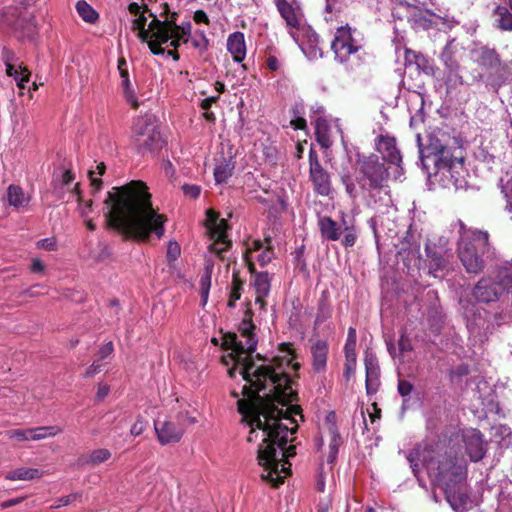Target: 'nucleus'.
<instances>
[{
    "mask_svg": "<svg viewBox=\"0 0 512 512\" xmlns=\"http://www.w3.org/2000/svg\"><path fill=\"white\" fill-rule=\"evenodd\" d=\"M309 173L314 190L322 196H328L331 192V179L329 173L322 167L314 149L309 151Z\"/></svg>",
    "mask_w": 512,
    "mask_h": 512,
    "instance_id": "nucleus-14",
    "label": "nucleus"
},
{
    "mask_svg": "<svg viewBox=\"0 0 512 512\" xmlns=\"http://www.w3.org/2000/svg\"><path fill=\"white\" fill-rule=\"evenodd\" d=\"M12 5L0 10V30L20 32L23 37H32L37 31V23L28 9L34 0H12Z\"/></svg>",
    "mask_w": 512,
    "mask_h": 512,
    "instance_id": "nucleus-8",
    "label": "nucleus"
},
{
    "mask_svg": "<svg viewBox=\"0 0 512 512\" xmlns=\"http://www.w3.org/2000/svg\"><path fill=\"white\" fill-rule=\"evenodd\" d=\"M512 288V261L506 262L497 270L495 278L484 277L480 279L472 290L477 302H496Z\"/></svg>",
    "mask_w": 512,
    "mask_h": 512,
    "instance_id": "nucleus-9",
    "label": "nucleus"
},
{
    "mask_svg": "<svg viewBox=\"0 0 512 512\" xmlns=\"http://www.w3.org/2000/svg\"><path fill=\"white\" fill-rule=\"evenodd\" d=\"M150 131L151 133L133 138L135 146L141 153L152 152L161 148L162 139L157 127Z\"/></svg>",
    "mask_w": 512,
    "mask_h": 512,
    "instance_id": "nucleus-26",
    "label": "nucleus"
},
{
    "mask_svg": "<svg viewBox=\"0 0 512 512\" xmlns=\"http://www.w3.org/2000/svg\"><path fill=\"white\" fill-rule=\"evenodd\" d=\"M266 65L269 70L271 71H277L281 67V62L279 59L274 55H269L266 59Z\"/></svg>",
    "mask_w": 512,
    "mask_h": 512,
    "instance_id": "nucleus-59",
    "label": "nucleus"
},
{
    "mask_svg": "<svg viewBox=\"0 0 512 512\" xmlns=\"http://www.w3.org/2000/svg\"><path fill=\"white\" fill-rule=\"evenodd\" d=\"M315 134L317 142L321 147L328 149L332 146V140L329 135V126L325 119L319 117L315 123Z\"/></svg>",
    "mask_w": 512,
    "mask_h": 512,
    "instance_id": "nucleus-35",
    "label": "nucleus"
},
{
    "mask_svg": "<svg viewBox=\"0 0 512 512\" xmlns=\"http://www.w3.org/2000/svg\"><path fill=\"white\" fill-rule=\"evenodd\" d=\"M118 70L121 77V86L123 88V94L126 101L133 107L137 108L139 103L137 100L136 93L132 87V84L129 80V73L127 69V62L125 59L121 58L118 61Z\"/></svg>",
    "mask_w": 512,
    "mask_h": 512,
    "instance_id": "nucleus-27",
    "label": "nucleus"
},
{
    "mask_svg": "<svg viewBox=\"0 0 512 512\" xmlns=\"http://www.w3.org/2000/svg\"><path fill=\"white\" fill-rule=\"evenodd\" d=\"M475 61L482 67L486 69H494L496 68L497 75L500 74V67L502 66L500 62L499 55L495 51V49H491L488 47H480L474 51Z\"/></svg>",
    "mask_w": 512,
    "mask_h": 512,
    "instance_id": "nucleus-25",
    "label": "nucleus"
},
{
    "mask_svg": "<svg viewBox=\"0 0 512 512\" xmlns=\"http://www.w3.org/2000/svg\"><path fill=\"white\" fill-rule=\"evenodd\" d=\"M413 391V385L404 379H400L398 381V393L403 397H407L411 394Z\"/></svg>",
    "mask_w": 512,
    "mask_h": 512,
    "instance_id": "nucleus-53",
    "label": "nucleus"
},
{
    "mask_svg": "<svg viewBox=\"0 0 512 512\" xmlns=\"http://www.w3.org/2000/svg\"><path fill=\"white\" fill-rule=\"evenodd\" d=\"M182 190L184 195L191 199H196L201 192L200 186L194 184H185L183 185Z\"/></svg>",
    "mask_w": 512,
    "mask_h": 512,
    "instance_id": "nucleus-52",
    "label": "nucleus"
},
{
    "mask_svg": "<svg viewBox=\"0 0 512 512\" xmlns=\"http://www.w3.org/2000/svg\"><path fill=\"white\" fill-rule=\"evenodd\" d=\"M508 4L509 8L497 6L492 15L494 26L504 31H512V0Z\"/></svg>",
    "mask_w": 512,
    "mask_h": 512,
    "instance_id": "nucleus-30",
    "label": "nucleus"
},
{
    "mask_svg": "<svg viewBox=\"0 0 512 512\" xmlns=\"http://www.w3.org/2000/svg\"><path fill=\"white\" fill-rule=\"evenodd\" d=\"M73 193L77 196V200L79 202V211L81 213V215L83 217H87L88 214L92 211V201L89 200V201H83L82 200V197L80 195V191H79V184L76 183L74 186H73Z\"/></svg>",
    "mask_w": 512,
    "mask_h": 512,
    "instance_id": "nucleus-48",
    "label": "nucleus"
},
{
    "mask_svg": "<svg viewBox=\"0 0 512 512\" xmlns=\"http://www.w3.org/2000/svg\"><path fill=\"white\" fill-rule=\"evenodd\" d=\"M2 60L6 66L7 75L13 77L18 88L23 90L30 79V72L28 69L23 66V63L19 60L16 54L6 47L3 48L2 51Z\"/></svg>",
    "mask_w": 512,
    "mask_h": 512,
    "instance_id": "nucleus-16",
    "label": "nucleus"
},
{
    "mask_svg": "<svg viewBox=\"0 0 512 512\" xmlns=\"http://www.w3.org/2000/svg\"><path fill=\"white\" fill-rule=\"evenodd\" d=\"M235 168V162L232 158H223L216 164L214 169V178L217 184L225 183L232 176Z\"/></svg>",
    "mask_w": 512,
    "mask_h": 512,
    "instance_id": "nucleus-34",
    "label": "nucleus"
},
{
    "mask_svg": "<svg viewBox=\"0 0 512 512\" xmlns=\"http://www.w3.org/2000/svg\"><path fill=\"white\" fill-rule=\"evenodd\" d=\"M291 125L295 130H303L306 128V120L300 115L298 108L293 110V118L291 119Z\"/></svg>",
    "mask_w": 512,
    "mask_h": 512,
    "instance_id": "nucleus-51",
    "label": "nucleus"
},
{
    "mask_svg": "<svg viewBox=\"0 0 512 512\" xmlns=\"http://www.w3.org/2000/svg\"><path fill=\"white\" fill-rule=\"evenodd\" d=\"M213 267H214L213 261L210 258H207L204 272L201 275L200 282H199L201 303L203 306H205L208 301L209 290L211 287V275H212Z\"/></svg>",
    "mask_w": 512,
    "mask_h": 512,
    "instance_id": "nucleus-33",
    "label": "nucleus"
},
{
    "mask_svg": "<svg viewBox=\"0 0 512 512\" xmlns=\"http://www.w3.org/2000/svg\"><path fill=\"white\" fill-rule=\"evenodd\" d=\"M425 252L429 262V273L434 277H438V272L446 267V258L450 253L444 251L442 248H437L432 240H428L426 243Z\"/></svg>",
    "mask_w": 512,
    "mask_h": 512,
    "instance_id": "nucleus-23",
    "label": "nucleus"
},
{
    "mask_svg": "<svg viewBox=\"0 0 512 512\" xmlns=\"http://www.w3.org/2000/svg\"><path fill=\"white\" fill-rule=\"evenodd\" d=\"M243 288V282L234 274L232 287L229 295L228 306L233 308L235 307L236 301H238L241 297V292Z\"/></svg>",
    "mask_w": 512,
    "mask_h": 512,
    "instance_id": "nucleus-46",
    "label": "nucleus"
},
{
    "mask_svg": "<svg viewBox=\"0 0 512 512\" xmlns=\"http://www.w3.org/2000/svg\"><path fill=\"white\" fill-rule=\"evenodd\" d=\"M418 461L426 469L431 481L439 485L453 510L459 512L467 503L465 488L466 465L450 456H442L425 447L415 451Z\"/></svg>",
    "mask_w": 512,
    "mask_h": 512,
    "instance_id": "nucleus-3",
    "label": "nucleus"
},
{
    "mask_svg": "<svg viewBox=\"0 0 512 512\" xmlns=\"http://www.w3.org/2000/svg\"><path fill=\"white\" fill-rule=\"evenodd\" d=\"M111 452L106 448H99L91 451L89 454L83 456L81 461L83 464L90 466H98L111 458Z\"/></svg>",
    "mask_w": 512,
    "mask_h": 512,
    "instance_id": "nucleus-36",
    "label": "nucleus"
},
{
    "mask_svg": "<svg viewBox=\"0 0 512 512\" xmlns=\"http://www.w3.org/2000/svg\"><path fill=\"white\" fill-rule=\"evenodd\" d=\"M275 5L289 28V34L298 43L301 33L310 32V29L303 23L300 9L294 7L287 0H275Z\"/></svg>",
    "mask_w": 512,
    "mask_h": 512,
    "instance_id": "nucleus-13",
    "label": "nucleus"
},
{
    "mask_svg": "<svg viewBox=\"0 0 512 512\" xmlns=\"http://www.w3.org/2000/svg\"><path fill=\"white\" fill-rule=\"evenodd\" d=\"M328 345L323 340H317L311 346L312 367L315 372H322L326 368Z\"/></svg>",
    "mask_w": 512,
    "mask_h": 512,
    "instance_id": "nucleus-29",
    "label": "nucleus"
},
{
    "mask_svg": "<svg viewBox=\"0 0 512 512\" xmlns=\"http://www.w3.org/2000/svg\"><path fill=\"white\" fill-rule=\"evenodd\" d=\"M146 428V422H144L141 418H138L136 422L131 426L130 433L133 436L141 435Z\"/></svg>",
    "mask_w": 512,
    "mask_h": 512,
    "instance_id": "nucleus-56",
    "label": "nucleus"
},
{
    "mask_svg": "<svg viewBox=\"0 0 512 512\" xmlns=\"http://www.w3.org/2000/svg\"><path fill=\"white\" fill-rule=\"evenodd\" d=\"M460 310L466 319L467 328L471 333H478L479 329L485 325L484 314L486 311L479 308L475 303L469 299L461 298L459 301Z\"/></svg>",
    "mask_w": 512,
    "mask_h": 512,
    "instance_id": "nucleus-20",
    "label": "nucleus"
},
{
    "mask_svg": "<svg viewBox=\"0 0 512 512\" xmlns=\"http://www.w3.org/2000/svg\"><path fill=\"white\" fill-rule=\"evenodd\" d=\"M255 329L252 311L247 308L239 324V334L223 337V347L229 351L223 361L226 365L233 364L228 369L230 377L238 372L246 381L241 393L233 390L231 395L237 399L242 421L250 427L248 441H259L257 460L263 467L262 479L278 487L290 474L291 464L287 459L296 454L294 446H285L294 439L298 428L296 417L303 418L300 407L292 404L296 393L288 372L290 367L297 369L298 364L293 363L292 350L286 347L281 356L257 365L251 359L258 343Z\"/></svg>",
    "mask_w": 512,
    "mask_h": 512,
    "instance_id": "nucleus-1",
    "label": "nucleus"
},
{
    "mask_svg": "<svg viewBox=\"0 0 512 512\" xmlns=\"http://www.w3.org/2000/svg\"><path fill=\"white\" fill-rule=\"evenodd\" d=\"M355 366H356V357H353V360H351L350 358H346L344 375L347 379H349L350 376L352 374H354Z\"/></svg>",
    "mask_w": 512,
    "mask_h": 512,
    "instance_id": "nucleus-58",
    "label": "nucleus"
},
{
    "mask_svg": "<svg viewBox=\"0 0 512 512\" xmlns=\"http://www.w3.org/2000/svg\"><path fill=\"white\" fill-rule=\"evenodd\" d=\"M176 13L172 14L170 20L163 21L165 28L169 31L170 45L176 48L179 45V41L187 37L191 33V23L185 22L182 25L176 24Z\"/></svg>",
    "mask_w": 512,
    "mask_h": 512,
    "instance_id": "nucleus-24",
    "label": "nucleus"
},
{
    "mask_svg": "<svg viewBox=\"0 0 512 512\" xmlns=\"http://www.w3.org/2000/svg\"><path fill=\"white\" fill-rule=\"evenodd\" d=\"M433 244H436V247H437V248H439V249H441V248H442L444 251H446V252H448V253H449V252H450V250H451V249L449 248V241H448V239H447L446 237H444V236H440V237H438V239H437V241H436V242H434V241H433Z\"/></svg>",
    "mask_w": 512,
    "mask_h": 512,
    "instance_id": "nucleus-64",
    "label": "nucleus"
},
{
    "mask_svg": "<svg viewBox=\"0 0 512 512\" xmlns=\"http://www.w3.org/2000/svg\"><path fill=\"white\" fill-rule=\"evenodd\" d=\"M342 235L341 244L345 248L353 247L358 239L357 228H346V231H342Z\"/></svg>",
    "mask_w": 512,
    "mask_h": 512,
    "instance_id": "nucleus-49",
    "label": "nucleus"
},
{
    "mask_svg": "<svg viewBox=\"0 0 512 512\" xmlns=\"http://www.w3.org/2000/svg\"><path fill=\"white\" fill-rule=\"evenodd\" d=\"M42 476V473L39 469L36 468H17L15 470L9 471L6 474V479L15 481V480H33Z\"/></svg>",
    "mask_w": 512,
    "mask_h": 512,
    "instance_id": "nucleus-37",
    "label": "nucleus"
},
{
    "mask_svg": "<svg viewBox=\"0 0 512 512\" xmlns=\"http://www.w3.org/2000/svg\"><path fill=\"white\" fill-rule=\"evenodd\" d=\"M364 363L366 369V393L371 396L378 392L381 384L380 368L376 356L372 353H366Z\"/></svg>",
    "mask_w": 512,
    "mask_h": 512,
    "instance_id": "nucleus-22",
    "label": "nucleus"
},
{
    "mask_svg": "<svg viewBox=\"0 0 512 512\" xmlns=\"http://www.w3.org/2000/svg\"><path fill=\"white\" fill-rule=\"evenodd\" d=\"M355 34V30L353 31L348 26H342L337 29L331 43L335 59L341 64H345L347 69H353L359 64L358 52L361 50L362 44Z\"/></svg>",
    "mask_w": 512,
    "mask_h": 512,
    "instance_id": "nucleus-10",
    "label": "nucleus"
},
{
    "mask_svg": "<svg viewBox=\"0 0 512 512\" xmlns=\"http://www.w3.org/2000/svg\"><path fill=\"white\" fill-rule=\"evenodd\" d=\"M251 285L254 288L256 297L255 304L259 305L260 309H264L266 306L265 298L268 297L271 290L272 275L268 272H253Z\"/></svg>",
    "mask_w": 512,
    "mask_h": 512,
    "instance_id": "nucleus-21",
    "label": "nucleus"
},
{
    "mask_svg": "<svg viewBox=\"0 0 512 512\" xmlns=\"http://www.w3.org/2000/svg\"><path fill=\"white\" fill-rule=\"evenodd\" d=\"M454 227H458L459 232L458 255L461 263L468 273H479L484 268V257L491 254L488 233L467 229L461 220H457Z\"/></svg>",
    "mask_w": 512,
    "mask_h": 512,
    "instance_id": "nucleus-6",
    "label": "nucleus"
},
{
    "mask_svg": "<svg viewBox=\"0 0 512 512\" xmlns=\"http://www.w3.org/2000/svg\"><path fill=\"white\" fill-rule=\"evenodd\" d=\"M405 63H414L420 70H422L426 74H433L434 72L433 64L429 61L428 58H426L424 55L420 53H417L409 49H405Z\"/></svg>",
    "mask_w": 512,
    "mask_h": 512,
    "instance_id": "nucleus-32",
    "label": "nucleus"
},
{
    "mask_svg": "<svg viewBox=\"0 0 512 512\" xmlns=\"http://www.w3.org/2000/svg\"><path fill=\"white\" fill-rule=\"evenodd\" d=\"M356 329L350 327L348 329L347 340L344 346L345 358H350L353 360V357H356Z\"/></svg>",
    "mask_w": 512,
    "mask_h": 512,
    "instance_id": "nucleus-44",
    "label": "nucleus"
},
{
    "mask_svg": "<svg viewBox=\"0 0 512 512\" xmlns=\"http://www.w3.org/2000/svg\"><path fill=\"white\" fill-rule=\"evenodd\" d=\"M376 149L382 155V159L385 162L396 166L394 178L399 179L403 175L404 170L401 166L402 156L396 146V139L388 135H381L377 138Z\"/></svg>",
    "mask_w": 512,
    "mask_h": 512,
    "instance_id": "nucleus-15",
    "label": "nucleus"
},
{
    "mask_svg": "<svg viewBox=\"0 0 512 512\" xmlns=\"http://www.w3.org/2000/svg\"><path fill=\"white\" fill-rule=\"evenodd\" d=\"M37 247L47 251H53L56 249V241L54 238H45L37 242Z\"/></svg>",
    "mask_w": 512,
    "mask_h": 512,
    "instance_id": "nucleus-55",
    "label": "nucleus"
},
{
    "mask_svg": "<svg viewBox=\"0 0 512 512\" xmlns=\"http://www.w3.org/2000/svg\"><path fill=\"white\" fill-rule=\"evenodd\" d=\"M177 421L178 423H181L182 427L184 428L185 423L194 424L197 420L194 417L189 416L188 413L184 414L181 412L177 415Z\"/></svg>",
    "mask_w": 512,
    "mask_h": 512,
    "instance_id": "nucleus-63",
    "label": "nucleus"
},
{
    "mask_svg": "<svg viewBox=\"0 0 512 512\" xmlns=\"http://www.w3.org/2000/svg\"><path fill=\"white\" fill-rule=\"evenodd\" d=\"M31 428L29 429H12L7 432V436L18 441H31Z\"/></svg>",
    "mask_w": 512,
    "mask_h": 512,
    "instance_id": "nucleus-50",
    "label": "nucleus"
},
{
    "mask_svg": "<svg viewBox=\"0 0 512 512\" xmlns=\"http://www.w3.org/2000/svg\"><path fill=\"white\" fill-rule=\"evenodd\" d=\"M106 170V166L103 162H100L96 165V170L89 171V179L91 182V186L95 192L99 191L102 187V180L99 176H102Z\"/></svg>",
    "mask_w": 512,
    "mask_h": 512,
    "instance_id": "nucleus-45",
    "label": "nucleus"
},
{
    "mask_svg": "<svg viewBox=\"0 0 512 512\" xmlns=\"http://www.w3.org/2000/svg\"><path fill=\"white\" fill-rule=\"evenodd\" d=\"M106 220L126 238L147 241L150 235H164L166 217L153 208L151 194L142 181L113 187L104 201Z\"/></svg>",
    "mask_w": 512,
    "mask_h": 512,
    "instance_id": "nucleus-2",
    "label": "nucleus"
},
{
    "mask_svg": "<svg viewBox=\"0 0 512 512\" xmlns=\"http://www.w3.org/2000/svg\"><path fill=\"white\" fill-rule=\"evenodd\" d=\"M465 450L472 462H478L483 459L486 454V443L483 435L477 429H466L462 433Z\"/></svg>",
    "mask_w": 512,
    "mask_h": 512,
    "instance_id": "nucleus-19",
    "label": "nucleus"
},
{
    "mask_svg": "<svg viewBox=\"0 0 512 512\" xmlns=\"http://www.w3.org/2000/svg\"><path fill=\"white\" fill-rule=\"evenodd\" d=\"M75 8L81 19L87 23L94 24L99 18L97 11L85 0H79Z\"/></svg>",
    "mask_w": 512,
    "mask_h": 512,
    "instance_id": "nucleus-38",
    "label": "nucleus"
},
{
    "mask_svg": "<svg viewBox=\"0 0 512 512\" xmlns=\"http://www.w3.org/2000/svg\"><path fill=\"white\" fill-rule=\"evenodd\" d=\"M112 352H113V343L108 342L99 349L96 359H99V362H101V360H103L106 357H108L109 355H111Z\"/></svg>",
    "mask_w": 512,
    "mask_h": 512,
    "instance_id": "nucleus-57",
    "label": "nucleus"
},
{
    "mask_svg": "<svg viewBox=\"0 0 512 512\" xmlns=\"http://www.w3.org/2000/svg\"><path fill=\"white\" fill-rule=\"evenodd\" d=\"M74 180V174L70 170L60 171L58 174L54 175V183L57 186H60L61 189L65 187L69 188V185Z\"/></svg>",
    "mask_w": 512,
    "mask_h": 512,
    "instance_id": "nucleus-47",
    "label": "nucleus"
},
{
    "mask_svg": "<svg viewBox=\"0 0 512 512\" xmlns=\"http://www.w3.org/2000/svg\"><path fill=\"white\" fill-rule=\"evenodd\" d=\"M274 256L275 254L269 239H266L264 243L259 240H254L245 253V258L251 273L255 271V261L258 262L261 267H264L271 262Z\"/></svg>",
    "mask_w": 512,
    "mask_h": 512,
    "instance_id": "nucleus-17",
    "label": "nucleus"
},
{
    "mask_svg": "<svg viewBox=\"0 0 512 512\" xmlns=\"http://www.w3.org/2000/svg\"><path fill=\"white\" fill-rule=\"evenodd\" d=\"M420 145V135L417 136ZM420 159L428 178L434 177L435 181L442 183L443 186L461 185L458 169L463 168V159L453 155L451 149L443 144L439 139L430 137L429 143L425 149L420 148Z\"/></svg>",
    "mask_w": 512,
    "mask_h": 512,
    "instance_id": "nucleus-5",
    "label": "nucleus"
},
{
    "mask_svg": "<svg viewBox=\"0 0 512 512\" xmlns=\"http://www.w3.org/2000/svg\"><path fill=\"white\" fill-rule=\"evenodd\" d=\"M339 226H342V231H346V228H356L355 220L353 218L347 217L342 214L341 222L338 223Z\"/></svg>",
    "mask_w": 512,
    "mask_h": 512,
    "instance_id": "nucleus-62",
    "label": "nucleus"
},
{
    "mask_svg": "<svg viewBox=\"0 0 512 512\" xmlns=\"http://www.w3.org/2000/svg\"><path fill=\"white\" fill-rule=\"evenodd\" d=\"M206 228L212 243L209 245L211 254L224 259V252L230 247L231 242L227 237L228 224L225 219L209 209L206 212Z\"/></svg>",
    "mask_w": 512,
    "mask_h": 512,
    "instance_id": "nucleus-11",
    "label": "nucleus"
},
{
    "mask_svg": "<svg viewBox=\"0 0 512 512\" xmlns=\"http://www.w3.org/2000/svg\"><path fill=\"white\" fill-rule=\"evenodd\" d=\"M399 348L401 352H408L412 350V344L410 339L402 334L399 339Z\"/></svg>",
    "mask_w": 512,
    "mask_h": 512,
    "instance_id": "nucleus-61",
    "label": "nucleus"
},
{
    "mask_svg": "<svg viewBox=\"0 0 512 512\" xmlns=\"http://www.w3.org/2000/svg\"><path fill=\"white\" fill-rule=\"evenodd\" d=\"M102 364L99 362V359H96L91 366L85 372V377H93L95 374L101 371Z\"/></svg>",
    "mask_w": 512,
    "mask_h": 512,
    "instance_id": "nucleus-60",
    "label": "nucleus"
},
{
    "mask_svg": "<svg viewBox=\"0 0 512 512\" xmlns=\"http://www.w3.org/2000/svg\"><path fill=\"white\" fill-rule=\"evenodd\" d=\"M342 184L350 198L355 199L360 192L374 197L376 192L387 187L388 169L379 161L376 154H357L355 176L348 168L343 167L339 173Z\"/></svg>",
    "mask_w": 512,
    "mask_h": 512,
    "instance_id": "nucleus-4",
    "label": "nucleus"
},
{
    "mask_svg": "<svg viewBox=\"0 0 512 512\" xmlns=\"http://www.w3.org/2000/svg\"><path fill=\"white\" fill-rule=\"evenodd\" d=\"M459 45L455 39L449 40L440 55L441 62L445 67L446 85L450 88H455L463 84L462 76L460 75V65L458 62Z\"/></svg>",
    "mask_w": 512,
    "mask_h": 512,
    "instance_id": "nucleus-12",
    "label": "nucleus"
},
{
    "mask_svg": "<svg viewBox=\"0 0 512 512\" xmlns=\"http://www.w3.org/2000/svg\"><path fill=\"white\" fill-rule=\"evenodd\" d=\"M32 435L30 436L31 441H39L48 437H53L62 432V428L59 426H42L31 428Z\"/></svg>",
    "mask_w": 512,
    "mask_h": 512,
    "instance_id": "nucleus-40",
    "label": "nucleus"
},
{
    "mask_svg": "<svg viewBox=\"0 0 512 512\" xmlns=\"http://www.w3.org/2000/svg\"><path fill=\"white\" fill-rule=\"evenodd\" d=\"M508 80H512V60L502 64L499 75L489 77L491 85L497 88Z\"/></svg>",
    "mask_w": 512,
    "mask_h": 512,
    "instance_id": "nucleus-42",
    "label": "nucleus"
},
{
    "mask_svg": "<svg viewBox=\"0 0 512 512\" xmlns=\"http://www.w3.org/2000/svg\"><path fill=\"white\" fill-rule=\"evenodd\" d=\"M329 437H330V442H329V453L327 456V462L329 464H332L337 457L338 449L341 444V437L334 426L329 427Z\"/></svg>",
    "mask_w": 512,
    "mask_h": 512,
    "instance_id": "nucleus-41",
    "label": "nucleus"
},
{
    "mask_svg": "<svg viewBox=\"0 0 512 512\" xmlns=\"http://www.w3.org/2000/svg\"><path fill=\"white\" fill-rule=\"evenodd\" d=\"M155 128L156 125L150 117H140L134 122L132 128L133 138L142 136L143 134L146 133H151L150 130H153Z\"/></svg>",
    "mask_w": 512,
    "mask_h": 512,
    "instance_id": "nucleus-43",
    "label": "nucleus"
},
{
    "mask_svg": "<svg viewBox=\"0 0 512 512\" xmlns=\"http://www.w3.org/2000/svg\"><path fill=\"white\" fill-rule=\"evenodd\" d=\"M7 200L15 208L23 207L28 203V198L25 196L24 191L17 185H10L8 187Z\"/></svg>",
    "mask_w": 512,
    "mask_h": 512,
    "instance_id": "nucleus-39",
    "label": "nucleus"
},
{
    "mask_svg": "<svg viewBox=\"0 0 512 512\" xmlns=\"http://www.w3.org/2000/svg\"><path fill=\"white\" fill-rule=\"evenodd\" d=\"M154 428L157 438L162 445L178 442L184 433L182 424L171 418L155 420Z\"/></svg>",
    "mask_w": 512,
    "mask_h": 512,
    "instance_id": "nucleus-18",
    "label": "nucleus"
},
{
    "mask_svg": "<svg viewBox=\"0 0 512 512\" xmlns=\"http://www.w3.org/2000/svg\"><path fill=\"white\" fill-rule=\"evenodd\" d=\"M227 50L232 55L233 60L241 63L246 57L245 37L242 32L236 31L228 36Z\"/></svg>",
    "mask_w": 512,
    "mask_h": 512,
    "instance_id": "nucleus-28",
    "label": "nucleus"
},
{
    "mask_svg": "<svg viewBox=\"0 0 512 512\" xmlns=\"http://www.w3.org/2000/svg\"><path fill=\"white\" fill-rule=\"evenodd\" d=\"M141 7L137 3H131L129 5V11L135 16L132 20V30L137 31L138 37L143 41L147 42L151 52L155 55H163L165 49L161 47L169 41V31L165 28L163 21H160L157 17L148 24L147 17L144 12H141Z\"/></svg>",
    "mask_w": 512,
    "mask_h": 512,
    "instance_id": "nucleus-7",
    "label": "nucleus"
},
{
    "mask_svg": "<svg viewBox=\"0 0 512 512\" xmlns=\"http://www.w3.org/2000/svg\"><path fill=\"white\" fill-rule=\"evenodd\" d=\"M180 255V247L177 242H169L167 247V257L169 260H176Z\"/></svg>",
    "mask_w": 512,
    "mask_h": 512,
    "instance_id": "nucleus-54",
    "label": "nucleus"
},
{
    "mask_svg": "<svg viewBox=\"0 0 512 512\" xmlns=\"http://www.w3.org/2000/svg\"><path fill=\"white\" fill-rule=\"evenodd\" d=\"M319 228L321 235L328 241H338L342 236V226L330 217H322L319 219Z\"/></svg>",
    "mask_w": 512,
    "mask_h": 512,
    "instance_id": "nucleus-31",
    "label": "nucleus"
}]
</instances>
